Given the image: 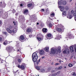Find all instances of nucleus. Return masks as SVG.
Listing matches in <instances>:
<instances>
[{"label":"nucleus","mask_w":76,"mask_h":76,"mask_svg":"<svg viewBox=\"0 0 76 76\" xmlns=\"http://www.w3.org/2000/svg\"><path fill=\"white\" fill-rule=\"evenodd\" d=\"M51 53L53 54H54L55 53H61V47H58L57 49H56L54 48H52L51 49Z\"/></svg>","instance_id":"f257e3e1"},{"label":"nucleus","mask_w":76,"mask_h":76,"mask_svg":"<svg viewBox=\"0 0 76 76\" xmlns=\"http://www.w3.org/2000/svg\"><path fill=\"white\" fill-rule=\"evenodd\" d=\"M38 55L36 53H34L33 54L32 56V58L33 61L36 62L38 59Z\"/></svg>","instance_id":"f03ea898"},{"label":"nucleus","mask_w":76,"mask_h":76,"mask_svg":"<svg viewBox=\"0 0 76 76\" xmlns=\"http://www.w3.org/2000/svg\"><path fill=\"white\" fill-rule=\"evenodd\" d=\"M7 31L8 32V33H10L11 34V33H13V34H15V33H16V29L15 28L13 30H11L9 29V28H7Z\"/></svg>","instance_id":"7ed1b4c3"},{"label":"nucleus","mask_w":76,"mask_h":76,"mask_svg":"<svg viewBox=\"0 0 76 76\" xmlns=\"http://www.w3.org/2000/svg\"><path fill=\"white\" fill-rule=\"evenodd\" d=\"M67 18H68L69 19H72V18H73V16L71 15H70V13H69L67 16H66Z\"/></svg>","instance_id":"20e7f679"},{"label":"nucleus","mask_w":76,"mask_h":76,"mask_svg":"<svg viewBox=\"0 0 76 76\" xmlns=\"http://www.w3.org/2000/svg\"><path fill=\"white\" fill-rule=\"evenodd\" d=\"M69 52H70V51H69V50L68 49H66L63 51V53L64 54H68L69 53Z\"/></svg>","instance_id":"39448f33"},{"label":"nucleus","mask_w":76,"mask_h":76,"mask_svg":"<svg viewBox=\"0 0 76 76\" xmlns=\"http://www.w3.org/2000/svg\"><path fill=\"white\" fill-rule=\"evenodd\" d=\"M20 68L21 70H25V64H23L22 65L20 66Z\"/></svg>","instance_id":"423d86ee"},{"label":"nucleus","mask_w":76,"mask_h":76,"mask_svg":"<svg viewBox=\"0 0 76 76\" xmlns=\"http://www.w3.org/2000/svg\"><path fill=\"white\" fill-rule=\"evenodd\" d=\"M39 53L40 55H44V51L42 50H40L39 51Z\"/></svg>","instance_id":"0eeeda50"},{"label":"nucleus","mask_w":76,"mask_h":76,"mask_svg":"<svg viewBox=\"0 0 76 76\" xmlns=\"http://www.w3.org/2000/svg\"><path fill=\"white\" fill-rule=\"evenodd\" d=\"M59 8L61 12H63V11L64 10V7H62V6H59Z\"/></svg>","instance_id":"6e6552de"},{"label":"nucleus","mask_w":76,"mask_h":76,"mask_svg":"<svg viewBox=\"0 0 76 76\" xmlns=\"http://www.w3.org/2000/svg\"><path fill=\"white\" fill-rule=\"evenodd\" d=\"M12 47L10 46L7 47L6 48V50H7V51H10V50H12Z\"/></svg>","instance_id":"1a4fd4ad"},{"label":"nucleus","mask_w":76,"mask_h":76,"mask_svg":"<svg viewBox=\"0 0 76 76\" xmlns=\"http://www.w3.org/2000/svg\"><path fill=\"white\" fill-rule=\"evenodd\" d=\"M47 36L48 39H51V37H52L51 34H48Z\"/></svg>","instance_id":"9d476101"},{"label":"nucleus","mask_w":76,"mask_h":76,"mask_svg":"<svg viewBox=\"0 0 76 76\" xmlns=\"http://www.w3.org/2000/svg\"><path fill=\"white\" fill-rule=\"evenodd\" d=\"M32 28H29L27 30V31L28 32H32Z\"/></svg>","instance_id":"9b49d317"},{"label":"nucleus","mask_w":76,"mask_h":76,"mask_svg":"<svg viewBox=\"0 0 76 76\" xmlns=\"http://www.w3.org/2000/svg\"><path fill=\"white\" fill-rule=\"evenodd\" d=\"M7 44H10V42L8 41V42L7 40H5V41L4 42V45H6Z\"/></svg>","instance_id":"f8f14e48"},{"label":"nucleus","mask_w":76,"mask_h":76,"mask_svg":"<svg viewBox=\"0 0 76 76\" xmlns=\"http://www.w3.org/2000/svg\"><path fill=\"white\" fill-rule=\"evenodd\" d=\"M36 68L38 70H39L41 69V66H36Z\"/></svg>","instance_id":"ddd939ff"},{"label":"nucleus","mask_w":76,"mask_h":76,"mask_svg":"<svg viewBox=\"0 0 76 76\" xmlns=\"http://www.w3.org/2000/svg\"><path fill=\"white\" fill-rule=\"evenodd\" d=\"M45 50L46 52H48V51H49V47H45Z\"/></svg>","instance_id":"4468645a"},{"label":"nucleus","mask_w":76,"mask_h":76,"mask_svg":"<svg viewBox=\"0 0 76 76\" xmlns=\"http://www.w3.org/2000/svg\"><path fill=\"white\" fill-rule=\"evenodd\" d=\"M70 51L71 53H72L73 51H74V50H73V47L71 46L70 47Z\"/></svg>","instance_id":"2eb2a0df"},{"label":"nucleus","mask_w":76,"mask_h":76,"mask_svg":"<svg viewBox=\"0 0 76 76\" xmlns=\"http://www.w3.org/2000/svg\"><path fill=\"white\" fill-rule=\"evenodd\" d=\"M67 37H68V38H74L73 36L72 35H68L67 36Z\"/></svg>","instance_id":"dca6fc26"},{"label":"nucleus","mask_w":76,"mask_h":76,"mask_svg":"<svg viewBox=\"0 0 76 76\" xmlns=\"http://www.w3.org/2000/svg\"><path fill=\"white\" fill-rule=\"evenodd\" d=\"M42 31L43 32H47V29L45 28H44L42 29Z\"/></svg>","instance_id":"f3484780"},{"label":"nucleus","mask_w":76,"mask_h":76,"mask_svg":"<svg viewBox=\"0 0 76 76\" xmlns=\"http://www.w3.org/2000/svg\"><path fill=\"white\" fill-rule=\"evenodd\" d=\"M28 13V10H26L24 12V14L25 15H26V14Z\"/></svg>","instance_id":"a211bd4d"},{"label":"nucleus","mask_w":76,"mask_h":76,"mask_svg":"<svg viewBox=\"0 0 76 76\" xmlns=\"http://www.w3.org/2000/svg\"><path fill=\"white\" fill-rule=\"evenodd\" d=\"M56 30L57 31H58V32H61V31H62V29H61L59 28H57Z\"/></svg>","instance_id":"6ab92c4d"},{"label":"nucleus","mask_w":76,"mask_h":76,"mask_svg":"<svg viewBox=\"0 0 76 76\" xmlns=\"http://www.w3.org/2000/svg\"><path fill=\"white\" fill-rule=\"evenodd\" d=\"M20 39L21 40H23L24 39V37L23 36H21L20 37Z\"/></svg>","instance_id":"aec40b11"},{"label":"nucleus","mask_w":76,"mask_h":76,"mask_svg":"<svg viewBox=\"0 0 76 76\" xmlns=\"http://www.w3.org/2000/svg\"><path fill=\"white\" fill-rule=\"evenodd\" d=\"M40 72H42L43 73H44V72H45V69H41Z\"/></svg>","instance_id":"412c9836"},{"label":"nucleus","mask_w":76,"mask_h":76,"mask_svg":"<svg viewBox=\"0 0 76 76\" xmlns=\"http://www.w3.org/2000/svg\"><path fill=\"white\" fill-rule=\"evenodd\" d=\"M62 4L63 5H66V1H64L62 2Z\"/></svg>","instance_id":"4be33fe9"},{"label":"nucleus","mask_w":76,"mask_h":76,"mask_svg":"<svg viewBox=\"0 0 76 76\" xmlns=\"http://www.w3.org/2000/svg\"><path fill=\"white\" fill-rule=\"evenodd\" d=\"M58 4H59V5H62V4H63V3L61 2L60 1H58Z\"/></svg>","instance_id":"5701e85b"},{"label":"nucleus","mask_w":76,"mask_h":76,"mask_svg":"<svg viewBox=\"0 0 76 76\" xmlns=\"http://www.w3.org/2000/svg\"><path fill=\"white\" fill-rule=\"evenodd\" d=\"M63 14L64 15H66V11H63Z\"/></svg>","instance_id":"b1692460"},{"label":"nucleus","mask_w":76,"mask_h":76,"mask_svg":"<svg viewBox=\"0 0 76 76\" xmlns=\"http://www.w3.org/2000/svg\"><path fill=\"white\" fill-rule=\"evenodd\" d=\"M13 23L14 24V25H16L18 24V22L17 21H15L13 22Z\"/></svg>","instance_id":"393cba45"},{"label":"nucleus","mask_w":76,"mask_h":76,"mask_svg":"<svg viewBox=\"0 0 76 76\" xmlns=\"http://www.w3.org/2000/svg\"><path fill=\"white\" fill-rule=\"evenodd\" d=\"M22 27H23V28H26V26L25 25V24H23L22 25Z\"/></svg>","instance_id":"a878e982"},{"label":"nucleus","mask_w":76,"mask_h":76,"mask_svg":"<svg viewBox=\"0 0 76 76\" xmlns=\"http://www.w3.org/2000/svg\"><path fill=\"white\" fill-rule=\"evenodd\" d=\"M68 66L69 67H72V66H73V64H68Z\"/></svg>","instance_id":"bb28decb"},{"label":"nucleus","mask_w":76,"mask_h":76,"mask_svg":"<svg viewBox=\"0 0 76 76\" xmlns=\"http://www.w3.org/2000/svg\"><path fill=\"white\" fill-rule=\"evenodd\" d=\"M51 17H54V13H52L50 15Z\"/></svg>","instance_id":"cd10ccee"},{"label":"nucleus","mask_w":76,"mask_h":76,"mask_svg":"<svg viewBox=\"0 0 76 76\" xmlns=\"http://www.w3.org/2000/svg\"><path fill=\"white\" fill-rule=\"evenodd\" d=\"M3 33L4 34L6 35H7V32L6 31L3 32Z\"/></svg>","instance_id":"c85d7f7f"},{"label":"nucleus","mask_w":76,"mask_h":76,"mask_svg":"<svg viewBox=\"0 0 76 76\" xmlns=\"http://www.w3.org/2000/svg\"><path fill=\"white\" fill-rule=\"evenodd\" d=\"M40 62V59H39V60H38L37 61V64H39V63Z\"/></svg>","instance_id":"c756f323"},{"label":"nucleus","mask_w":76,"mask_h":76,"mask_svg":"<svg viewBox=\"0 0 76 76\" xmlns=\"http://www.w3.org/2000/svg\"><path fill=\"white\" fill-rule=\"evenodd\" d=\"M31 6H32V4H28V7H31Z\"/></svg>","instance_id":"7c9ffc66"},{"label":"nucleus","mask_w":76,"mask_h":76,"mask_svg":"<svg viewBox=\"0 0 76 76\" xmlns=\"http://www.w3.org/2000/svg\"><path fill=\"white\" fill-rule=\"evenodd\" d=\"M65 9L66 10H69V8L67 7H66L65 8Z\"/></svg>","instance_id":"2f4dec72"},{"label":"nucleus","mask_w":76,"mask_h":76,"mask_svg":"<svg viewBox=\"0 0 76 76\" xmlns=\"http://www.w3.org/2000/svg\"><path fill=\"white\" fill-rule=\"evenodd\" d=\"M49 26H50V27H51V26H53V25L52 24H51V23H49Z\"/></svg>","instance_id":"473e14b6"},{"label":"nucleus","mask_w":76,"mask_h":76,"mask_svg":"<svg viewBox=\"0 0 76 76\" xmlns=\"http://www.w3.org/2000/svg\"><path fill=\"white\" fill-rule=\"evenodd\" d=\"M60 38H61V37H56V39H60Z\"/></svg>","instance_id":"72a5a7b5"},{"label":"nucleus","mask_w":76,"mask_h":76,"mask_svg":"<svg viewBox=\"0 0 76 76\" xmlns=\"http://www.w3.org/2000/svg\"><path fill=\"white\" fill-rule=\"evenodd\" d=\"M37 39L39 40V41H41V38L37 37Z\"/></svg>","instance_id":"f704fd0d"},{"label":"nucleus","mask_w":76,"mask_h":76,"mask_svg":"<svg viewBox=\"0 0 76 76\" xmlns=\"http://www.w3.org/2000/svg\"><path fill=\"white\" fill-rule=\"evenodd\" d=\"M59 73H60V72H58L57 73V74H55L53 75H54V76H56V75H58Z\"/></svg>","instance_id":"c9c22d12"},{"label":"nucleus","mask_w":76,"mask_h":76,"mask_svg":"<svg viewBox=\"0 0 76 76\" xmlns=\"http://www.w3.org/2000/svg\"><path fill=\"white\" fill-rule=\"evenodd\" d=\"M18 61L19 62V63H20V62H21V60L20 59H18Z\"/></svg>","instance_id":"e433bc0d"},{"label":"nucleus","mask_w":76,"mask_h":76,"mask_svg":"<svg viewBox=\"0 0 76 76\" xmlns=\"http://www.w3.org/2000/svg\"><path fill=\"white\" fill-rule=\"evenodd\" d=\"M75 48V52H76V45H74Z\"/></svg>","instance_id":"4c0bfd02"},{"label":"nucleus","mask_w":76,"mask_h":76,"mask_svg":"<svg viewBox=\"0 0 76 76\" xmlns=\"http://www.w3.org/2000/svg\"><path fill=\"white\" fill-rule=\"evenodd\" d=\"M62 68V67H61V66H60L58 67V69H59V70H61V69Z\"/></svg>","instance_id":"58836bf2"},{"label":"nucleus","mask_w":76,"mask_h":76,"mask_svg":"<svg viewBox=\"0 0 76 76\" xmlns=\"http://www.w3.org/2000/svg\"><path fill=\"white\" fill-rule=\"evenodd\" d=\"M71 13L72 14H73V12H74V11H73V10H71Z\"/></svg>","instance_id":"ea45409f"},{"label":"nucleus","mask_w":76,"mask_h":76,"mask_svg":"<svg viewBox=\"0 0 76 76\" xmlns=\"http://www.w3.org/2000/svg\"><path fill=\"white\" fill-rule=\"evenodd\" d=\"M2 41V38L0 37V42Z\"/></svg>","instance_id":"a19ab883"},{"label":"nucleus","mask_w":76,"mask_h":76,"mask_svg":"<svg viewBox=\"0 0 76 76\" xmlns=\"http://www.w3.org/2000/svg\"><path fill=\"white\" fill-rule=\"evenodd\" d=\"M59 64V63H56L55 64V65H56V66H57V65H58Z\"/></svg>","instance_id":"79ce46f5"},{"label":"nucleus","mask_w":76,"mask_h":76,"mask_svg":"<svg viewBox=\"0 0 76 76\" xmlns=\"http://www.w3.org/2000/svg\"><path fill=\"white\" fill-rule=\"evenodd\" d=\"M18 68H20V65H18Z\"/></svg>","instance_id":"37998d69"},{"label":"nucleus","mask_w":76,"mask_h":76,"mask_svg":"<svg viewBox=\"0 0 76 76\" xmlns=\"http://www.w3.org/2000/svg\"><path fill=\"white\" fill-rule=\"evenodd\" d=\"M12 28H13L12 26H10V29H12Z\"/></svg>","instance_id":"c03bdc74"},{"label":"nucleus","mask_w":76,"mask_h":76,"mask_svg":"<svg viewBox=\"0 0 76 76\" xmlns=\"http://www.w3.org/2000/svg\"><path fill=\"white\" fill-rule=\"evenodd\" d=\"M72 76H76V75L74 73L72 74Z\"/></svg>","instance_id":"a18cd8bd"},{"label":"nucleus","mask_w":76,"mask_h":76,"mask_svg":"<svg viewBox=\"0 0 76 76\" xmlns=\"http://www.w3.org/2000/svg\"><path fill=\"white\" fill-rule=\"evenodd\" d=\"M1 4H2V2H0V5H1Z\"/></svg>","instance_id":"49530a36"},{"label":"nucleus","mask_w":76,"mask_h":76,"mask_svg":"<svg viewBox=\"0 0 76 76\" xmlns=\"http://www.w3.org/2000/svg\"><path fill=\"white\" fill-rule=\"evenodd\" d=\"M42 10L43 12L44 11V9H42Z\"/></svg>","instance_id":"de8ad7c7"},{"label":"nucleus","mask_w":76,"mask_h":76,"mask_svg":"<svg viewBox=\"0 0 76 76\" xmlns=\"http://www.w3.org/2000/svg\"><path fill=\"white\" fill-rule=\"evenodd\" d=\"M56 31V30H53V32H55Z\"/></svg>","instance_id":"09e8293b"},{"label":"nucleus","mask_w":76,"mask_h":76,"mask_svg":"<svg viewBox=\"0 0 76 76\" xmlns=\"http://www.w3.org/2000/svg\"><path fill=\"white\" fill-rule=\"evenodd\" d=\"M13 11H14V12H16V11L15 10H13Z\"/></svg>","instance_id":"8fccbe9b"},{"label":"nucleus","mask_w":76,"mask_h":76,"mask_svg":"<svg viewBox=\"0 0 76 76\" xmlns=\"http://www.w3.org/2000/svg\"><path fill=\"white\" fill-rule=\"evenodd\" d=\"M23 6L22 4H20V6Z\"/></svg>","instance_id":"3c124183"},{"label":"nucleus","mask_w":76,"mask_h":76,"mask_svg":"<svg viewBox=\"0 0 76 76\" xmlns=\"http://www.w3.org/2000/svg\"><path fill=\"white\" fill-rule=\"evenodd\" d=\"M45 58V57L44 56H43V57H42V58Z\"/></svg>","instance_id":"603ef678"},{"label":"nucleus","mask_w":76,"mask_h":76,"mask_svg":"<svg viewBox=\"0 0 76 76\" xmlns=\"http://www.w3.org/2000/svg\"><path fill=\"white\" fill-rule=\"evenodd\" d=\"M37 25H39V23H37Z\"/></svg>","instance_id":"864d4df0"},{"label":"nucleus","mask_w":76,"mask_h":76,"mask_svg":"<svg viewBox=\"0 0 76 76\" xmlns=\"http://www.w3.org/2000/svg\"><path fill=\"white\" fill-rule=\"evenodd\" d=\"M1 22L0 21V25H1Z\"/></svg>","instance_id":"5fc2aeb1"},{"label":"nucleus","mask_w":76,"mask_h":76,"mask_svg":"<svg viewBox=\"0 0 76 76\" xmlns=\"http://www.w3.org/2000/svg\"><path fill=\"white\" fill-rule=\"evenodd\" d=\"M18 71H19L18 70H17L16 71V72H18Z\"/></svg>","instance_id":"6e6d98bb"},{"label":"nucleus","mask_w":76,"mask_h":76,"mask_svg":"<svg viewBox=\"0 0 76 76\" xmlns=\"http://www.w3.org/2000/svg\"><path fill=\"white\" fill-rule=\"evenodd\" d=\"M17 51H19V49L17 50Z\"/></svg>","instance_id":"4d7b16f0"},{"label":"nucleus","mask_w":76,"mask_h":76,"mask_svg":"<svg viewBox=\"0 0 76 76\" xmlns=\"http://www.w3.org/2000/svg\"><path fill=\"white\" fill-rule=\"evenodd\" d=\"M59 62H60V63H61V61H59Z\"/></svg>","instance_id":"13d9d810"},{"label":"nucleus","mask_w":76,"mask_h":76,"mask_svg":"<svg viewBox=\"0 0 76 76\" xmlns=\"http://www.w3.org/2000/svg\"><path fill=\"white\" fill-rule=\"evenodd\" d=\"M72 1V0H70V1Z\"/></svg>","instance_id":"bf43d9fd"},{"label":"nucleus","mask_w":76,"mask_h":76,"mask_svg":"<svg viewBox=\"0 0 76 76\" xmlns=\"http://www.w3.org/2000/svg\"><path fill=\"white\" fill-rule=\"evenodd\" d=\"M64 68H66V66H65V67H64Z\"/></svg>","instance_id":"052dcab7"},{"label":"nucleus","mask_w":76,"mask_h":76,"mask_svg":"<svg viewBox=\"0 0 76 76\" xmlns=\"http://www.w3.org/2000/svg\"><path fill=\"white\" fill-rule=\"evenodd\" d=\"M57 22H58V20H57Z\"/></svg>","instance_id":"680f3d73"},{"label":"nucleus","mask_w":76,"mask_h":76,"mask_svg":"<svg viewBox=\"0 0 76 76\" xmlns=\"http://www.w3.org/2000/svg\"><path fill=\"white\" fill-rule=\"evenodd\" d=\"M0 47H1V45H0Z\"/></svg>","instance_id":"e2e57ef3"},{"label":"nucleus","mask_w":76,"mask_h":76,"mask_svg":"<svg viewBox=\"0 0 76 76\" xmlns=\"http://www.w3.org/2000/svg\"><path fill=\"white\" fill-rule=\"evenodd\" d=\"M0 60H1V59L0 58Z\"/></svg>","instance_id":"0e129e2a"},{"label":"nucleus","mask_w":76,"mask_h":76,"mask_svg":"<svg viewBox=\"0 0 76 76\" xmlns=\"http://www.w3.org/2000/svg\"><path fill=\"white\" fill-rule=\"evenodd\" d=\"M61 0V1H62V0Z\"/></svg>","instance_id":"69168bd1"},{"label":"nucleus","mask_w":76,"mask_h":76,"mask_svg":"<svg viewBox=\"0 0 76 76\" xmlns=\"http://www.w3.org/2000/svg\"><path fill=\"white\" fill-rule=\"evenodd\" d=\"M1 13V12H0V14Z\"/></svg>","instance_id":"338daca9"},{"label":"nucleus","mask_w":76,"mask_h":76,"mask_svg":"<svg viewBox=\"0 0 76 76\" xmlns=\"http://www.w3.org/2000/svg\"><path fill=\"white\" fill-rule=\"evenodd\" d=\"M29 37H30V35H29Z\"/></svg>","instance_id":"774afa93"}]
</instances>
